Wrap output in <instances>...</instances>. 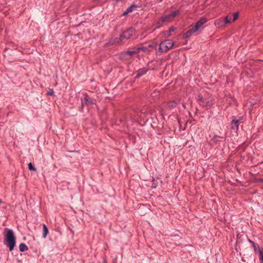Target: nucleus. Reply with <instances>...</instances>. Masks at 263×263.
Masks as SVG:
<instances>
[{
	"instance_id": "nucleus-21",
	"label": "nucleus",
	"mask_w": 263,
	"mask_h": 263,
	"mask_svg": "<svg viewBox=\"0 0 263 263\" xmlns=\"http://www.w3.org/2000/svg\"><path fill=\"white\" fill-rule=\"evenodd\" d=\"M28 169L30 171H36V168L34 166L31 162H30L28 164Z\"/></svg>"
},
{
	"instance_id": "nucleus-14",
	"label": "nucleus",
	"mask_w": 263,
	"mask_h": 263,
	"mask_svg": "<svg viewBox=\"0 0 263 263\" xmlns=\"http://www.w3.org/2000/svg\"><path fill=\"white\" fill-rule=\"evenodd\" d=\"M177 103H178L177 102L174 101H169L167 103V107L169 109H172V108L176 107Z\"/></svg>"
},
{
	"instance_id": "nucleus-25",
	"label": "nucleus",
	"mask_w": 263,
	"mask_h": 263,
	"mask_svg": "<svg viewBox=\"0 0 263 263\" xmlns=\"http://www.w3.org/2000/svg\"><path fill=\"white\" fill-rule=\"evenodd\" d=\"M238 16H239V13L238 12L234 13L233 14V18L232 20V22H234L235 21H236L238 18Z\"/></svg>"
},
{
	"instance_id": "nucleus-8",
	"label": "nucleus",
	"mask_w": 263,
	"mask_h": 263,
	"mask_svg": "<svg viewBox=\"0 0 263 263\" xmlns=\"http://www.w3.org/2000/svg\"><path fill=\"white\" fill-rule=\"evenodd\" d=\"M197 30H195V27L194 25H192L190 26V28L188 31H187L185 33H184L183 35V39H187L193 35V33H194L195 32H196Z\"/></svg>"
},
{
	"instance_id": "nucleus-19",
	"label": "nucleus",
	"mask_w": 263,
	"mask_h": 263,
	"mask_svg": "<svg viewBox=\"0 0 263 263\" xmlns=\"http://www.w3.org/2000/svg\"><path fill=\"white\" fill-rule=\"evenodd\" d=\"M179 12H180V10H177L172 12L168 15H170L171 19H172L173 17H175L178 14H179Z\"/></svg>"
},
{
	"instance_id": "nucleus-9",
	"label": "nucleus",
	"mask_w": 263,
	"mask_h": 263,
	"mask_svg": "<svg viewBox=\"0 0 263 263\" xmlns=\"http://www.w3.org/2000/svg\"><path fill=\"white\" fill-rule=\"evenodd\" d=\"M149 68L148 66H146L143 67L142 68H140L136 72V78H139L140 77L145 74L148 70Z\"/></svg>"
},
{
	"instance_id": "nucleus-31",
	"label": "nucleus",
	"mask_w": 263,
	"mask_h": 263,
	"mask_svg": "<svg viewBox=\"0 0 263 263\" xmlns=\"http://www.w3.org/2000/svg\"><path fill=\"white\" fill-rule=\"evenodd\" d=\"M261 182H263V179L261 180Z\"/></svg>"
},
{
	"instance_id": "nucleus-15",
	"label": "nucleus",
	"mask_w": 263,
	"mask_h": 263,
	"mask_svg": "<svg viewBox=\"0 0 263 263\" xmlns=\"http://www.w3.org/2000/svg\"><path fill=\"white\" fill-rule=\"evenodd\" d=\"M19 250L20 252H25L28 250V248L25 243H21L19 245Z\"/></svg>"
},
{
	"instance_id": "nucleus-4",
	"label": "nucleus",
	"mask_w": 263,
	"mask_h": 263,
	"mask_svg": "<svg viewBox=\"0 0 263 263\" xmlns=\"http://www.w3.org/2000/svg\"><path fill=\"white\" fill-rule=\"evenodd\" d=\"M135 33V30L134 28H130L124 31L120 35L119 39L122 41L124 39L128 40L130 39L132 35Z\"/></svg>"
},
{
	"instance_id": "nucleus-24",
	"label": "nucleus",
	"mask_w": 263,
	"mask_h": 263,
	"mask_svg": "<svg viewBox=\"0 0 263 263\" xmlns=\"http://www.w3.org/2000/svg\"><path fill=\"white\" fill-rule=\"evenodd\" d=\"M47 96H54V91L53 89L49 88L47 92Z\"/></svg>"
},
{
	"instance_id": "nucleus-13",
	"label": "nucleus",
	"mask_w": 263,
	"mask_h": 263,
	"mask_svg": "<svg viewBox=\"0 0 263 263\" xmlns=\"http://www.w3.org/2000/svg\"><path fill=\"white\" fill-rule=\"evenodd\" d=\"M85 103L86 104H95L96 100L95 99L89 98L88 96L85 93L84 95Z\"/></svg>"
},
{
	"instance_id": "nucleus-23",
	"label": "nucleus",
	"mask_w": 263,
	"mask_h": 263,
	"mask_svg": "<svg viewBox=\"0 0 263 263\" xmlns=\"http://www.w3.org/2000/svg\"><path fill=\"white\" fill-rule=\"evenodd\" d=\"M175 28L174 27H171L169 28L168 32L167 35H165L166 37H168L171 35L172 32L175 30Z\"/></svg>"
},
{
	"instance_id": "nucleus-22",
	"label": "nucleus",
	"mask_w": 263,
	"mask_h": 263,
	"mask_svg": "<svg viewBox=\"0 0 263 263\" xmlns=\"http://www.w3.org/2000/svg\"><path fill=\"white\" fill-rule=\"evenodd\" d=\"M222 138H223L220 136H219L217 135H214L212 138V140L217 142V141H219L220 140V139H222Z\"/></svg>"
},
{
	"instance_id": "nucleus-12",
	"label": "nucleus",
	"mask_w": 263,
	"mask_h": 263,
	"mask_svg": "<svg viewBox=\"0 0 263 263\" xmlns=\"http://www.w3.org/2000/svg\"><path fill=\"white\" fill-rule=\"evenodd\" d=\"M139 53L138 49L137 48H134L133 50H127L124 51L121 53V57L124 58L126 55H129L130 56L133 55L137 53Z\"/></svg>"
},
{
	"instance_id": "nucleus-7",
	"label": "nucleus",
	"mask_w": 263,
	"mask_h": 263,
	"mask_svg": "<svg viewBox=\"0 0 263 263\" xmlns=\"http://www.w3.org/2000/svg\"><path fill=\"white\" fill-rule=\"evenodd\" d=\"M208 20L205 17H202L200 18L195 24L194 27H195V30H198L199 28H200L202 26L206 23Z\"/></svg>"
},
{
	"instance_id": "nucleus-5",
	"label": "nucleus",
	"mask_w": 263,
	"mask_h": 263,
	"mask_svg": "<svg viewBox=\"0 0 263 263\" xmlns=\"http://www.w3.org/2000/svg\"><path fill=\"white\" fill-rule=\"evenodd\" d=\"M156 47V44L154 43H151L148 45L147 46H141L138 47L139 52L140 50L143 51L144 52L149 53L153 50L154 48Z\"/></svg>"
},
{
	"instance_id": "nucleus-30",
	"label": "nucleus",
	"mask_w": 263,
	"mask_h": 263,
	"mask_svg": "<svg viewBox=\"0 0 263 263\" xmlns=\"http://www.w3.org/2000/svg\"><path fill=\"white\" fill-rule=\"evenodd\" d=\"M189 122L190 123H191L192 121L187 120V121H186V123H185V124H187Z\"/></svg>"
},
{
	"instance_id": "nucleus-20",
	"label": "nucleus",
	"mask_w": 263,
	"mask_h": 263,
	"mask_svg": "<svg viewBox=\"0 0 263 263\" xmlns=\"http://www.w3.org/2000/svg\"><path fill=\"white\" fill-rule=\"evenodd\" d=\"M137 7V5H133L130 6L129 7H128L127 9H126V10L128 12L130 13L134 10V8H136Z\"/></svg>"
},
{
	"instance_id": "nucleus-1",
	"label": "nucleus",
	"mask_w": 263,
	"mask_h": 263,
	"mask_svg": "<svg viewBox=\"0 0 263 263\" xmlns=\"http://www.w3.org/2000/svg\"><path fill=\"white\" fill-rule=\"evenodd\" d=\"M4 243L8 247L9 250L12 251L16 244V237L14 232L12 230L6 228L4 229Z\"/></svg>"
},
{
	"instance_id": "nucleus-18",
	"label": "nucleus",
	"mask_w": 263,
	"mask_h": 263,
	"mask_svg": "<svg viewBox=\"0 0 263 263\" xmlns=\"http://www.w3.org/2000/svg\"><path fill=\"white\" fill-rule=\"evenodd\" d=\"M249 242L252 244L255 252V253L257 252V251H258L257 246H259V245H256L253 241L250 240V239H249Z\"/></svg>"
},
{
	"instance_id": "nucleus-10",
	"label": "nucleus",
	"mask_w": 263,
	"mask_h": 263,
	"mask_svg": "<svg viewBox=\"0 0 263 263\" xmlns=\"http://www.w3.org/2000/svg\"><path fill=\"white\" fill-rule=\"evenodd\" d=\"M232 22L231 18H229V16H227L223 18L219 19L216 21L215 24L220 25V24L224 23V24H230Z\"/></svg>"
},
{
	"instance_id": "nucleus-16",
	"label": "nucleus",
	"mask_w": 263,
	"mask_h": 263,
	"mask_svg": "<svg viewBox=\"0 0 263 263\" xmlns=\"http://www.w3.org/2000/svg\"><path fill=\"white\" fill-rule=\"evenodd\" d=\"M257 247H258V251H257V252L259 253V259L262 262H263V249H262V248H260L259 247V246H257Z\"/></svg>"
},
{
	"instance_id": "nucleus-28",
	"label": "nucleus",
	"mask_w": 263,
	"mask_h": 263,
	"mask_svg": "<svg viewBox=\"0 0 263 263\" xmlns=\"http://www.w3.org/2000/svg\"><path fill=\"white\" fill-rule=\"evenodd\" d=\"M103 263H107V260L105 259H103Z\"/></svg>"
},
{
	"instance_id": "nucleus-29",
	"label": "nucleus",
	"mask_w": 263,
	"mask_h": 263,
	"mask_svg": "<svg viewBox=\"0 0 263 263\" xmlns=\"http://www.w3.org/2000/svg\"><path fill=\"white\" fill-rule=\"evenodd\" d=\"M84 107V103L83 102H82V103H81V108H83Z\"/></svg>"
},
{
	"instance_id": "nucleus-3",
	"label": "nucleus",
	"mask_w": 263,
	"mask_h": 263,
	"mask_svg": "<svg viewBox=\"0 0 263 263\" xmlns=\"http://www.w3.org/2000/svg\"><path fill=\"white\" fill-rule=\"evenodd\" d=\"M198 101L199 105L203 107H210L214 104L212 99L204 98L200 95L198 96Z\"/></svg>"
},
{
	"instance_id": "nucleus-2",
	"label": "nucleus",
	"mask_w": 263,
	"mask_h": 263,
	"mask_svg": "<svg viewBox=\"0 0 263 263\" xmlns=\"http://www.w3.org/2000/svg\"><path fill=\"white\" fill-rule=\"evenodd\" d=\"M174 45V42L171 40H166L159 44L158 52L160 53L166 52Z\"/></svg>"
},
{
	"instance_id": "nucleus-27",
	"label": "nucleus",
	"mask_w": 263,
	"mask_h": 263,
	"mask_svg": "<svg viewBox=\"0 0 263 263\" xmlns=\"http://www.w3.org/2000/svg\"><path fill=\"white\" fill-rule=\"evenodd\" d=\"M156 186H157V184H156V183H153V184H152V187H154V188H155V187H156Z\"/></svg>"
},
{
	"instance_id": "nucleus-11",
	"label": "nucleus",
	"mask_w": 263,
	"mask_h": 263,
	"mask_svg": "<svg viewBox=\"0 0 263 263\" xmlns=\"http://www.w3.org/2000/svg\"><path fill=\"white\" fill-rule=\"evenodd\" d=\"M171 18L170 17V15H163L162 16L160 19L157 21V24H158L159 26H161L164 22H170L171 21Z\"/></svg>"
},
{
	"instance_id": "nucleus-17",
	"label": "nucleus",
	"mask_w": 263,
	"mask_h": 263,
	"mask_svg": "<svg viewBox=\"0 0 263 263\" xmlns=\"http://www.w3.org/2000/svg\"><path fill=\"white\" fill-rule=\"evenodd\" d=\"M43 237L46 238L47 236V235L48 233V229L47 227L46 226V224H43Z\"/></svg>"
},
{
	"instance_id": "nucleus-6",
	"label": "nucleus",
	"mask_w": 263,
	"mask_h": 263,
	"mask_svg": "<svg viewBox=\"0 0 263 263\" xmlns=\"http://www.w3.org/2000/svg\"><path fill=\"white\" fill-rule=\"evenodd\" d=\"M242 117H238V119H237L236 117H232V120L231 121V127L232 129H236L237 130L238 128L239 123L242 120Z\"/></svg>"
},
{
	"instance_id": "nucleus-26",
	"label": "nucleus",
	"mask_w": 263,
	"mask_h": 263,
	"mask_svg": "<svg viewBox=\"0 0 263 263\" xmlns=\"http://www.w3.org/2000/svg\"><path fill=\"white\" fill-rule=\"evenodd\" d=\"M128 13H129V12H127V10H126L125 11H124V12H123V14H122V15H123V16H125V15H127Z\"/></svg>"
}]
</instances>
